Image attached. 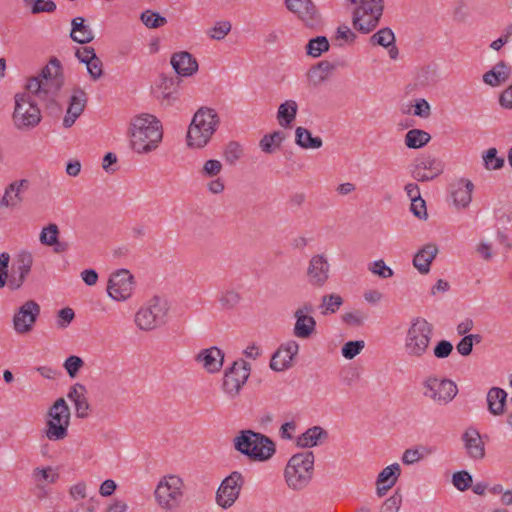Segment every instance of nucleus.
<instances>
[{"mask_svg": "<svg viewBox=\"0 0 512 512\" xmlns=\"http://www.w3.org/2000/svg\"><path fill=\"white\" fill-rule=\"evenodd\" d=\"M507 396V392L502 388H490L486 397L488 411L494 416L503 415L505 413Z\"/></svg>", "mask_w": 512, "mask_h": 512, "instance_id": "obj_28", "label": "nucleus"}, {"mask_svg": "<svg viewBox=\"0 0 512 512\" xmlns=\"http://www.w3.org/2000/svg\"><path fill=\"white\" fill-rule=\"evenodd\" d=\"M33 265V256L28 251H20L13 263V273L27 278Z\"/></svg>", "mask_w": 512, "mask_h": 512, "instance_id": "obj_36", "label": "nucleus"}, {"mask_svg": "<svg viewBox=\"0 0 512 512\" xmlns=\"http://www.w3.org/2000/svg\"><path fill=\"white\" fill-rule=\"evenodd\" d=\"M40 305L34 300H28L22 304L13 316V328L18 334H26L32 331L40 315Z\"/></svg>", "mask_w": 512, "mask_h": 512, "instance_id": "obj_18", "label": "nucleus"}, {"mask_svg": "<svg viewBox=\"0 0 512 512\" xmlns=\"http://www.w3.org/2000/svg\"><path fill=\"white\" fill-rule=\"evenodd\" d=\"M218 123L219 117L214 109L208 107L199 108L188 128V146L202 148L207 145L216 131Z\"/></svg>", "mask_w": 512, "mask_h": 512, "instance_id": "obj_3", "label": "nucleus"}, {"mask_svg": "<svg viewBox=\"0 0 512 512\" xmlns=\"http://www.w3.org/2000/svg\"><path fill=\"white\" fill-rule=\"evenodd\" d=\"M422 385L423 395L439 405L449 404L458 394L456 383L448 378L428 376Z\"/></svg>", "mask_w": 512, "mask_h": 512, "instance_id": "obj_10", "label": "nucleus"}, {"mask_svg": "<svg viewBox=\"0 0 512 512\" xmlns=\"http://www.w3.org/2000/svg\"><path fill=\"white\" fill-rule=\"evenodd\" d=\"M410 210L419 219H427L428 217L426 202L423 198L411 201Z\"/></svg>", "mask_w": 512, "mask_h": 512, "instance_id": "obj_62", "label": "nucleus"}, {"mask_svg": "<svg viewBox=\"0 0 512 512\" xmlns=\"http://www.w3.org/2000/svg\"><path fill=\"white\" fill-rule=\"evenodd\" d=\"M472 482V476L465 470L457 471L452 476V483L459 491L468 490Z\"/></svg>", "mask_w": 512, "mask_h": 512, "instance_id": "obj_52", "label": "nucleus"}, {"mask_svg": "<svg viewBox=\"0 0 512 512\" xmlns=\"http://www.w3.org/2000/svg\"><path fill=\"white\" fill-rule=\"evenodd\" d=\"M249 375L250 364L248 362L243 359L234 361L224 373L222 383L224 392L232 399L238 396Z\"/></svg>", "mask_w": 512, "mask_h": 512, "instance_id": "obj_12", "label": "nucleus"}, {"mask_svg": "<svg viewBox=\"0 0 512 512\" xmlns=\"http://www.w3.org/2000/svg\"><path fill=\"white\" fill-rule=\"evenodd\" d=\"M444 171V163L434 156H421L415 159L411 176L418 182L432 181Z\"/></svg>", "mask_w": 512, "mask_h": 512, "instance_id": "obj_17", "label": "nucleus"}, {"mask_svg": "<svg viewBox=\"0 0 512 512\" xmlns=\"http://www.w3.org/2000/svg\"><path fill=\"white\" fill-rule=\"evenodd\" d=\"M63 85L64 77H56L53 80L30 78L26 84V89L28 92L36 95L40 100L47 101L48 108L60 110V106L56 102V97Z\"/></svg>", "mask_w": 512, "mask_h": 512, "instance_id": "obj_11", "label": "nucleus"}, {"mask_svg": "<svg viewBox=\"0 0 512 512\" xmlns=\"http://www.w3.org/2000/svg\"><path fill=\"white\" fill-rule=\"evenodd\" d=\"M330 264L323 254L311 257L307 268L308 283L315 288L323 287L329 279Z\"/></svg>", "mask_w": 512, "mask_h": 512, "instance_id": "obj_19", "label": "nucleus"}, {"mask_svg": "<svg viewBox=\"0 0 512 512\" xmlns=\"http://www.w3.org/2000/svg\"><path fill=\"white\" fill-rule=\"evenodd\" d=\"M185 484L174 474L163 476L154 491L155 501L165 512H178L183 503Z\"/></svg>", "mask_w": 512, "mask_h": 512, "instance_id": "obj_5", "label": "nucleus"}, {"mask_svg": "<svg viewBox=\"0 0 512 512\" xmlns=\"http://www.w3.org/2000/svg\"><path fill=\"white\" fill-rule=\"evenodd\" d=\"M170 63L178 76L188 77L198 70L197 60L187 51L174 53L171 56Z\"/></svg>", "mask_w": 512, "mask_h": 512, "instance_id": "obj_24", "label": "nucleus"}, {"mask_svg": "<svg viewBox=\"0 0 512 512\" xmlns=\"http://www.w3.org/2000/svg\"><path fill=\"white\" fill-rule=\"evenodd\" d=\"M453 345L448 340H440L433 349V354L438 359H445L451 355Z\"/></svg>", "mask_w": 512, "mask_h": 512, "instance_id": "obj_58", "label": "nucleus"}, {"mask_svg": "<svg viewBox=\"0 0 512 512\" xmlns=\"http://www.w3.org/2000/svg\"><path fill=\"white\" fill-rule=\"evenodd\" d=\"M59 228L56 224L50 223L46 227H44L40 233V242L46 246H52V244L56 243V240L59 238Z\"/></svg>", "mask_w": 512, "mask_h": 512, "instance_id": "obj_50", "label": "nucleus"}, {"mask_svg": "<svg viewBox=\"0 0 512 512\" xmlns=\"http://www.w3.org/2000/svg\"><path fill=\"white\" fill-rule=\"evenodd\" d=\"M285 140V134L282 131H274L266 134L259 142L261 150L267 154L274 153L280 148L282 142Z\"/></svg>", "mask_w": 512, "mask_h": 512, "instance_id": "obj_35", "label": "nucleus"}, {"mask_svg": "<svg viewBox=\"0 0 512 512\" xmlns=\"http://www.w3.org/2000/svg\"><path fill=\"white\" fill-rule=\"evenodd\" d=\"M373 7H356L353 11V26L364 34L374 30L383 12V0H372Z\"/></svg>", "mask_w": 512, "mask_h": 512, "instance_id": "obj_13", "label": "nucleus"}, {"mask_svg": "<svg viewBox=\"0 0 512 512\" xmlns=\"http://www.w3.org/2000/svg\"><path fill=\"white\" fill-rule=\"evenodd\" d=\"M436 71L435 68H432L431 66H426L421 69V71L418 74V83L421 86H427L429 84L435 83L436 81Z\"/></svg>", "mask_w": 512, "mask_h": 512, "instance_id": "obj_60", "label": "nucleus"}, {"mask_svg": "<svg viewBox=\"0 0 512 512\" xmlns=\"http://www.w3.org/2000/svg\"><path fill=\"white\" fill-rule=\"evenodd\" d=\"M221 170L222 163L219 160L210 159L204 163L201 175L203 177H215L221 172Z\"/></svg>", "mask_w": 512, "mask_h": 512, "instance_id": "obj_57", "label": "nucleus"}, {"mask_svg": "<svg viewBox=\"0 0 512 512\" xmlns=\"http://www.w3.org/2000/svg\"><path fill=\"white\" fill-rule=\"evenodd\" d=\"M366 318L367 315L359 310L347 312L342 315L343 322L350 326H361Z\"/></svg>", "mask_w": 512, "mask_h": 512, "instance_id": "obj_59", "label": "nucleus"}, {"mask_svg": "<svg viewBox=\"0 0 512 512\" xmlns=\"http://www.w3.org/2000/svg\"><path fill=\"white\" fill-rule=\"evenodd\" d=\"M29 186V181L27 179H22L19 181H14L8 185L5 190V194L3 195L4 206L5 207H15L21 201V193Z\"/></svg>", "mask_w": 512, "mask_h": 512, "instance_id": "obj_32", "label": "nucleus"}, {"mask_svg": "<svg viewBox=\"0 0 512 512\" xmlns=\"http://www.w3.org/2000/svg\"><path fill=\"white\" fill-rule=\"evenodd\" d=\"M314 453L305 451L294 454L288 461L284 477L289 488L300 491L306 488L313 476Z\"/></svg>", "mask_w": 512, "mask_h": 512, "instance_id": "obj_4", "label": "nucleus"}, {"mask_svg": "<svg viewBox=\"0 0 512 512\" xmlns=\"http://www.w3.org/2000/svg\"><path fill=\"white\" fill-rule=\"evenodd\" d=\"M244 478L238 471H233L219 486L216 493L217 504L223 509L230 508L238 499Z\"/></svg>", "mask_w": 512, "mask_h": 512, "instance_id": "obj_15", "label": "nucleus"}, {"mask_svg": "<svg viewBox=\"0 0 512 512\" xmlns=\"http://www.w3.org/2000/svg\"><path fill=\"white\" fill-rule=\"evenodd\" d=\"M169 307L165 299L154 296L135 314V324L140 330L150 331L165 323Z\"/></svg>", "mask_w": 512, "mask_h": 512, "instance_id": "obj_8", "label": "nucleus"}, {"mask_svg": "<svg viewBox=\"0 0 512 512\" xmlns=\"http://www.w3.org/2000/svg\"><path fill=\"white\" fill-rule=\"evenodd\" d=\"M295 143L303 149H319L323 145L320 137H313L308 129L301 126L295 130Z\"/></svg>", "mask_w": 512, "mask_h": 512, "instance_id": "obj_34", "label": "nucleus"}, {"mask_svg": "<svg viewBox=\"0 0 512 512\" xmlns=\"http://www.w3.org/2000/svg\"><path fill=\"white\" fill-rule=\"evenodd\" d=\"M298 105L294 100H286L280 104L277 111V120L281 127H291L296 118Z\"/></svg>", "mask_w": 512, "mask_h": 512, "instance_id": "obj_33", "label": "nucleus"}, {"mask_svg": "<svg viewBox=\"0 0 512 512\" xmlns=\"http://www.w3.org/2000/svg\"><path fill=\"white\" fill-rule=\"evenodd\" d=\"M75 317L73 309L69 307L62 308L58 311L57 324L61 328L67 327Z\"/></svg>", "mask_w": 512, "mask_h": 512, "instance_id": "obj_63", "label": "nucleus"}, {"mask_svg": "<svg viewBox=\"0 0 512 512\" xmlns=\"http://www.w3.org/2000/svg\"><path fill=\"white\" fill-rule=\"evenodd\" d=\"M510 72L511 68L504 61H500L483 75V81L487 85L497 87L509 78Z\"/></svg>", "mask_w": 512, "mask_h": 512, "instance_id": "obj_31", "label": "nucleus"}, {"mask_svg": "<svg viewBox=\"0 0 512 512\" xmlns=\"http://www.w3.org/2000/svg\"><path fill=\"white\" fill-rule=\"evenodd\" d=\"M56 77H64L63 76V70H62V64L59 59L56 57H52L48 64L42 68L41 72L34 76L33 78H40L43 80H49L54 79Z\"/></svg>", "mask_w": 512, "mask_h": 512, "instance_id": "obj_44", "label": "nucleus"}, {"mask_svg": "<svg viewBox=\"0 0 512 512\" xmlns=\"http://www.w3.org/2000/svg\"><path fill=\"white\" fill-rule=\"evenodd\" d=\"M335 69V65L327 60L320 61L309 70V76L315 84L326 80L330 71Z\"/></svg>", "mask_w": 512, "mask_h": 512, "instance_id": "obj_43", "label": "nucleus"}, {"mask_svg": "<svg viewBox=\"0 0 512 512\" xmlns=\"http://www.w3.org/2000/svg\"><path fill=\"white\" fill-rule=\"evenodd\" d=\"M327 439L328 432L324 428L313 426L298 436L296 443L301 448H311L322 444Z\"/></svg>", "mask_w": 512, "mask_h": 512, "instance_id": "obj_27", "label": "nucleus"}, {"mask_svg": "<svg viewBox=\"0 0 512 512\" xmlns=\"http://www.w3.org/2000/svg\"><path fill=\"white\" fill-rule=\"evenodd\" d=\"M85 52L90 53L89 60H83L87 66V71L93 80H98L103 75V64L101 59L96 55L93 47H85Z\"/></svg>", "mask_w": 512, "mask_h": 512, "instance_id": "obj_38", "label": "nucleus"}, {"mask_svg": "<svg viewBox=\"0 0 512 512\" xmlns=\"http://www.w3.org/2000/svg\"><path fill=\"white\" fill-rule=\"evenodd\" d=\"M196 361L201 363L207 372L216 373L223 366L224 352L216 346L203 349L197 354Z\"/></svg>", "mask_w": 512, "mask_h": 512, "instance_id": "obj_23", "label": "nucleus"}, {"mask_svg": "<svg viewBox=\"0 0 512 512\" xmlns=\"http://www.w3.org/2000/svg\"><path fill=\"white\" fill-rule=\"evenodd\" d=\"M286 8L308 28L316 29L322 24V17L312 0H284Z\"/></svg>", "mask_w": 512, "mask_h": 512, "instance_id": "obj_14", "label": "nucleus"}, {"mask_svg": "<svg viewBox=\"0 0 512 512\" xmlns=\"http://www.w3.org/2000/svg\"><path fill=\"white\" fill-rule=\"evenodd\" d=\"M433 335V325L425 318L416 317L408 328L404 348L410 357L421 358L427 351Z\"/></svg>", "mask_w": 512, "mask_h": 512, "instance_id": "obj_6", "label": "nucleus"}, {"mask_svg": "<svg viewBox=\"0 0 512 512\" xmlns=\"http://www.w3.org/2000/svg\"><path fill=\"white\" fill-rule=\"evenodd\" d=\"M45 436L51 441L63 440L68 435L70 408L64 398H58L47 412Z\"/></svg>", "mask_w": 512, "mask_h": 512, "instance_id": "obj_7", "label": "nucleus"}, {"mask_svg": "<svg viewBox=\"0 0 512 512\" xmlns=\"http://www.w3.org/2000/svg\"><path fill=\"white\" fill-rule=\"evenodd\" d=\"M76 416L81 419H85L89 416L90 404L86 398V395L77 399L74 402Z\"/></svg>", "mask_w": 512, "mask_h": 512, "instance_id": "obj_64", "label": "nucleus"}, {"mask_svg": "<svg viewBox=\"0 0 512 512\" xmlns=\"http://www.w3.org/2000/svg\"><path fill=\"white\" fill-rule=\"evenodd\" d=\"M364 347L365 342L363 340L348 341L342 346L341 353L345 359L351 360L360 354Z\"/></svg>", "mask_w": 512, "mask_h": 512, "instance_id": "obj_49", "label": "nucleus"}, {"mask_svg": "<svg viewBox=\"0 0 512 512\" xmlns=\"http://www.w3.org/2000/svg\"><path fill=\"white\" fill-rule=\"evenodd\" d=\"M465 449L470 458L479 460L485 456L484 442L475 428H468L462 435Z\"/></svg>", "mask_w": 512, "mask_h": 512, "instance_id": "obj_25", "label": "nucleus"}, {"mask_svg": "<svg viewBox=\"0 0 512 512\" xmlns=\"http://www.w3.org/2000/svg\"><path fill=\"white\" fill-rule=\"evenodd\" d=\"M313 311V305L310 302H306L294 312L296 322L293 333L296 337L307 339L315 332L316 320L309 315Z\"/></svg>", "mask_w": 512, "mask_h": 512, "instance_id": "obj_20", "label": "nucleus"}, {"mask_svg": "<svg viewBox=\"0 0 512 512\" xmlns=\"http://www.w3.org/2000/svg\"><path fill=\"white\" fill-rule=\"evenodd\" d=\"M13 121L19 130H29L40 123V109L29 94L18 93L15 95Z\"/></svg>", "mask_w": 512, "mask_h": 512, "instance_id": "obj_9", "label": "nucleus"}, {"mask_svg": "<svg viewBox=\"0 0 512 512\" xmlns=\"http://www.w3.org/2000/svg\"><path fill=\"white\" fill-rule=\"evenodd\" d=\"M401 474V468L398 463H393L385 467L379 474L376 484H387L393 487Z\"/></svg>", "mask_w": 512, "mask_h": 512, "instance_id": "obj_41", "label": "nucleus"}, {"mask_svg": "<svg viewBox=\"0 0 512 512\" xmlns=\"http://www.w3.org/2000/svg\"><path fill=\"white\" fill-rule=\"evenodd\" d=\"M330 44L325 36H317L312 38L306 44V54L313 58L321 56L322 53L328 51Z\"/></svg>", "mask_w": 512, "mask_h": 512, "instance_id": "obj_42", "label": "nucleus"}, {"mask_svg": "<svg viewBox=\"0 0 512 512\" xmlns=\"http://www.w3.org/2000/svg\"><path fill=\"white\" fill-rule=\"evenodd\" d=\"M370 42L372 45L388 48L391 44L395 43V35L390 28L385 27L373 34L370 38Z\"/></svg>", "mask_w": 512, "mask_h": 512, "instance_id": "obj_46", "label": "nucleus"}, {"mask_svg": "<svg viewBox=\"0 0 512 512\" xmlns=\"http://www.w3.org/2000/svg\"><path fill=\"white\" fill-rule=\"evenodd\" d=\"M140 19L146 27L151 29L162 27L167 23V19L165 17L152 10L142 12Z\"/></svg>", "mask_w": 512, "mask_h": 512, "instance_id": "obj_47", "label": "nucleus"}, {"mask_svg": "<svg viewBox=\"0 0 512 512\" xmlns=\"http://www.w3.org/2000/svg\"><path fill=\"white\" fill-rule=\"evenodd\" d=\"M342 304L343 298L340 295L335 293L326 294L321 297L319 309L321 310V314L326 316L336 313Z\"/></svg>", "mask_w": 512, "mask_h": 512, "instance_id": "obj_40", "label": "nucleus"}, {"mask_svg": "<svg viewBox=\"0 0 512 512\" xmlns=\"http://www.w3.org/2000/svg\"><path fill=\"white\" fill-rule=\"evenodd\" d=\"M88 97L86 92L80 88L75 87L69 100L66 115L63 119V126L70 128L76 121V119L83 113Z\"/></svg>", "mask_w": 512, "mask_h": 512, "instance_id": "obj_22", "label": "nucleus"}, {"mask_svg": "<svg viewBox=\"0 0 512 512\" xmlns=\"http://www.w3.org/2000/svg\"><path fill=\"white\" fill-rule=\"evenodd\" d=\"M179 84L180 79L178 77H161V82L158 87L159 95L157 97L161 100L163 105L171 106L178 98Z\"/></svg>", "mask_w": 512, "mask_h": 512, "instance_id": "obj_26", "label": "nucleus"}, {"mask_svg": "<svg viewBox=\"0 0 512 512\" xmlns=\"http://www.w3.org/2000/svg\"><path fill=\"white\" fill-rule=\"evenodd\" d=\"M431 139L429 133L421 129H411L405 135V145L410 149H419Z\"/></svg>", "mask_w": 512, "mask_h": 512, "instance_id": "obj_37", "label": "nucleus"}, {"mask_svg": "<svg viewBox=\"0 0 512 512\" xmlns=\"http://www.w3.org/2000/svg\"><path fill=\"white\" fill-rule=\"evenodd\" d=\"M70 38L79 44H87L94 39V33L90 26L85 24V18L78 16L72 19Z\"/></svg>", "mask_w": 512, "mask_h": 512, "instance_id": "obj_30", "label": "nucleus"}, {"mask_svg": "<svg viewBox=\"0 0 512 512\" xmlns=\"http://www.w3.org/2000/svg\"><path fill=\"white\" fill-rule=\"evenodd\" d=\"M298 351L299 344L294 340L281 344L271 357L270 368L277 372L289 369Z\"/></svg>", "mask_w": 512, "mask_h": 512, "instance_id": "obj_21", "label": "nucleus"}, {"mask_svg": "<svg viewBox=\"0 0 512 512\" xmlns=\"http://www.w3.org/2000/svg\"><path fill=\"white\" fill-rule=\"evenodd\" d=\"M26 6H31L32 14H40L42 12L52 13L57 6L53 0H22Z\"/></svg>", "mask_w": 512, "mask_h": 512, "instance_id": "obj_48", "label": "nucleus"}, {"mask_svg": "<svg viewBox=\"0 0 512 512\" xmlns=\"http://www.w3.org/2000/svg\"><path fill=\"white\" fill-rule=\"evenodd\" d=\"M241 296L238 292L234 290H226L219 297V302L221 303L222 308L230 310L238 305L240 302Z\"/></svg>", "mask_w": 512, "mask_h": 512, "instance_id": "obj_54", "label": "nucleus"}, {"mask_svg": "<svg viewBox=\"0 0 512 512\" xmlns=\"http://www.w3.org/2000/svg\"><path fill=\"white\" fill-rule=\"evenodd\" d=\"M233 444L236 451L251 461H267L276 452L275 443L271 438L251 429L239 431Z\"/></svg>", "mask_w": 512, "mask_h": 512, "instance_id": "obj_2", "label": "nucleus"}, {"mask_svg": "<svg viewBox=\"0 0 512 512\" xmlns=\"http://www.w3.org/2000/svg\"><path fill=\"white\" fill-rule=\"evenodd\" d=\"M505 164V159L503 157L498 156V151L496 148H489L483 154V165L487 170H499Z\"/></svg>", "mask_w": 512, "mask_h": 512, "instance_id": "obj_45", "label": "nucleus"}, {"mask_svg": "<svg viewBox=\"0 0 512 512\" xmlns=\"http://www.w3.org/2000/svg\"><path fill=\"white\" fill-rule=\"evenodd\" d=\"M371 272L383 279L393 276V270L388 267L383 260H376L372 263Z\"/></svg>", "mask_w": 512, "mask_h": 512, "instance_id": "obj_61", "label": "nucleus"}, {"mask_svg": "<svg viewBox=\"0 0 512 512\" xmlns=\"http://www.w3.org/2000/svg\"><path fill=\"white\" fill-rule=\"evenodd\" d=\"M134 289V277L126 269L112 273L107 284V293L115 301L128 299Z\"/></svg>", "mask_w": 512, "mask_h": 512, "instance_id": "obj_16", "label": "nucleus"}, {"mask_svg": "<svg viewBox=\"0 0 512 512\" xmlns=\"http://www.w3.org/2000/svg\"><path fill=\"white\" fill-rule=\"evenodd\" d=\"M84 366V361L81 357L71 355L64 361L63 367L71 378H75L80 369Z\"/></svg>", "mask_w": 512, "mask_h": 512, "instance_id": "obj_53", "label": "nucleus"}, {"mask_svg": "<svg viewBox=\"0 0 512 512\" xmlns=\"http://www.w3.org/2000/svg\"><path fill=\"white\" fill-rule=\"evenodd\" d=\"M438 253V248L434 244H427L421 248L413 258L414 267L421 273L427 274L430 271V265Z\"/></svg>", "mask_w": 512, "mask_h": 512, "instance_id": "obj_29", "label": "nucleus"}, {"mask_svg": "<svg viewBox=\"0 0 512 512\" xmlns=\"http://www.w3.org/2000/svg\"><path fill=\"white\" fill-rule=\"evenodd\" d=\"M243 155V149L238 142H229L224 150V157L226 162L234 165Z\"/></svg>", "mask_w": 512, "mask_h": 512, "instance_id": "obj_51", "label": "nucleus"}, {"mask_svg": "<svg viewBox=\"0 0 512 512\" xmlns=\"http://www.w3.org/2000/svg\"><path fill=\"white\" fill-rule=\"evenodd\" d=\"M231 23L229 21L217 22L209 31L212 39L222 40L231 31Z\"/></svg>", "mask_w": 512, "mask_h": 512, "instance_id": "obj_55", "label": "nucleus"}, {"mask_svg": "<svg viewBox=\"0 0 512 512\" xmlns=\"http://www.w3.org/2000/svg\"><path fill=\"white\" fill-rule=\"evenodd\" d=\"M131 148L138 154L155 150L163 138L162 125L154 115L142 114L133 118L130 129Z\"/></svg>", "mask_w": 512, "mask_h": 512, "instance_id": "obj_1", "label": "nucleus"}, {"mask_svg": "<svg viewBox=\"0 0 512 512\" xmlns=\"http://www.w3.org/2000/svg\"><path fill=\"white\" fill-rule=\"evenodd\" d=\"M402 503V495L397 490L395 493L386 499L381 506L380 512H398Z\"/></svg>", "mask_w": 512, "mask_h": 512, "instance_id": "obj_56", "label": "nucleus"}, {"mask_svg": "<svg viewBox=\"0 0 512 512\" xmlns=\"http://www.w3.org/2000/svg\"><path fill=\"white\" fill-rule=\"evenodd\" d=\"M473 189V183L470 180H466L464 186L452 192L454 204L463 208L467 207L472 200Z\"/></svg>", "mask_w": 512, "mask_h": 512, "instance_id": "obj_39", "label": "nucleus"}]
</instances>
